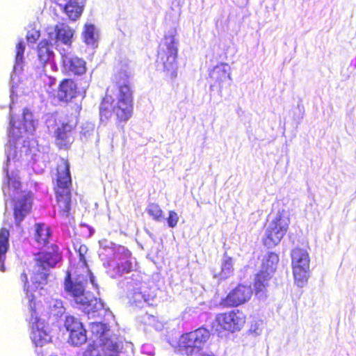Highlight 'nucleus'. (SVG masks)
Returning a JSON list of instances; mask_svg holds the SVG:
<instances>
[{
  "label": "nucleus",
  "instance_id": "nucleus-23",
  "mask_svg": "<svg viewBox=\"0 0 356 356\" xmlns=\"http://www.w3.org/2000/svg\"><path fill=\"white\" fill-rule=\"evenodd\" d=\"M99 244L98 255L102 261V266L105 268V273H106L107 266L105 265L106 263H110L112 261L117 252V248L121 246V245L116 244L108 239L100 240Z\"/></svg>",
  "mask_w": 356,
  "mask_h": 356
},
{
  "label": "nucleus",
  "instance_id": "nucleus-9",
  "mask_svg": "<svg viewBox=\"0 0 356 356\" xmlns=\"http://www.w3.org/2000/svg\"><path fill=\"white\" fill-rule=\"evenodd\" d=\"M210 335L209 330L203 326L183 334L179 340L180 352L186 355L199 353L209 339Z\"/></svg>",
  "mask_w": 356,
  "mask_h": 356
},
{
  "label": "nucleus",
  "instance_id": "nucleus-6",
  "mask_svg": "<svg viewBox=\"0 0 356 356\" xmlns=\"http://www.w3.org/2000/svg\"><path fill=\"white\" fill-rule=\"evenodd\" d=\"M289 212L285 209L278 210L273 217L268 216V223L266 225L262 243L268 249H272L281 242L286 235L289 225Z\"/></svg>",
  "mask_w": 356,
  "mask_h": 356
},
{
  "label": "nucleus",
  "instance_id": "nucleus-47",
  "mask_svg": "<svg viewBox=\"0 0 356 356\" xmlns=\"http://www.w3.org/2000/svg\"><path fill=\"white\" fill-rule=\"evenodd\" d=\"M203 356H215V355H209V354H206V355H203Z\"/></svg>",
  "mask_w": 356,
  "mask_h": 356
},
{
  "label": "nucleus",
  "instance_id": "nucleus-37",
  "mask_svg": "<svg viewBox=\"0 0 356 356\" xmlns=\"http://www.w3.org/2000/svg\"><path fill=\"white\" fill-rule=\"evenodd\" d=\"M95 129V124L91 122H85L80 126V138L82 141H86L92 135Z\"/></svg>",
  "mask_w": 356,
  "mask_h": 356
},
{
  "label": "nucleus",
  "instance_id": "nucleus-44",
  "mask_svg": "<svg viewBox=\"0 0 356 356\" xmlns=\"http://www.w3.org/2000/svg\"><path fill=\"white\" fill-rule=\"evenodd\" d=\"M144 231L149 236V238L153 241V242L156 243V236L147 228H145Z\"/></svg>",
  "mask_w": 356,
  "mask_h": 356
},
{
  "label": "nucleus",
  "instance_id": "nucleus-28",
  "mask_svg": "<svg viewBox=\"0 0 356 356\" xmlns=\"http://www.w3.org/2000/svg\"><path fill=\"white\" fill-rule=\"evenodd\" d=\"M234 262L232 257L227 255V252L223 254L220 270L218 273H213V278L217 279L219 282L225 280L232 275L234 272Z\"/></svg>",
  "mask_w": 356,
  "mask_h": 356
},
{
  "label": "nucleus",
  "instance_id": "nucleus-20",
  "mask_svg": "<svg viewBox=\"0 0 356 356\" xmlns=\"http://www.w3.org/2000/svg\"><path fill=\"white\" fill-rule=\"evenodd\" d=\"M57 188L56 193H70L71 177L70 163L67 160H61L57 167Z\"/></svg>",
  "mask_w": 356,
  "mask_h": 356
},
{
  "label": "nucleus",
  "instance_id": "nucleus-15",
  "mask_svg": "<svg viewBox=\"0 0 356 356\" xmlns=\"http://www.w3.org/2000/svg\"><path fill=\"white\" fill-rule=\"evenodd\" d=\"M252 293L253 290L250 285L238 284L222 299V303L226 307H238L248 302L250 300Z\"/></svg>",
  "mask_w": 356,
  "mask_h": 356
},
{
  "label": "nucleus",
  "instance_id": "nucleus-29",
  "mask_svg": "<svg viewBox=\"0 0 356 356\" xmlns=\"http://www.w3.org/2000/svg\"><path fill=\"white\" fill-rule=\"evenodd\" d=\"M65 310L61 300L53 299L48 304L47 312L49 314V318L54 323L65 314Z\"/></svg>",
  "mask_w": 356,
  "mask_h": 356
},
{
  "label": "nucleus",
  "instance_id": "nucleus-11",
  "mask_svg": "<svg viewBox=\"0 0 356 356\" xmlns=\"http://www.w3.org/2000/svg\"><path fill=\"white\" fill-rule=\"evenodd\" d=\"M61 57V70L69 76H81L86 73V62L78 57L69 48H62L58 50Z\"/></svg>",
  "mask_w": 356,
  "mask_h": 356
},
{
  "label": "nucleus",
  "instance_id": "nucleus-26",
  "mask_svg": "<svg viewBox=\"0 0 356 356\" xmlns=\"http://www.w3.org/2000/svg\"><path fill=\"white\" fill-rule=\"evenodd\" d=\"M83 42L92 49L98 47L99 30L94 24L86 23L82 32Z\"/></svg>",
  "mask_w": 356,
  "mask_h": 356
},
{
  "label": "nucleus",
  "instance_id": "nucleus-31",
  "mask_svg": "<svg viewBox=\"0 0 356 356\" xmlns=\"http://www.w3.org/2000/svg\"><path fill=\"white\" fill-rule=\"evenodd\" d=\"M278 262V254L274 252H268L263 258L260 270L273 275L277 269Z\"/></svg>",
  "mask_w": 356,
  "mask_h": 356
},
{
  "label": "nucleus",
  "instance_id": "nucleus-22",
  "mask_svg": "<svg viewBox=\"0 0 356 356\" xmlns=\"http://www.w3.org/2000/svg\"><path fill=\"white\" fill-rule=\"evenodd\" d=\"M129 302L132 306L143 308L145 306H152L155 302V297L149 294L147 289L134 288L133 292L128 294Z\"/></svg>",
  "mask_w": 356,
  "mask_h": 356
},
{
  "label": "nucleus",
  "instance_id": "nucleus-46",
  "mask_svg": "<svg viewBox=\"0 0 356 356\" xmlns=\"http://www.w3.org/2000/svg\"><path fill=\"white\" fill-rule=\"evenodd\" d=\"M298 108L300 111V112H302V109H304L303 106H301L300 104L298 105Z\"/></svg>",
  "mask_w": 356,
  "mask_h": 356
},
{
  "label": "nucleus",
  "instance_id": "nucleus-43",
  "mask_svg": "<svg viewBox=\"0 0 356 356\" xmlns=\"http://www.w3.org/2000/svg\"><path fill=\"white\" fill-rule=\"evenodd\" d=\"M141 351L143 353L146 354L147 355H152L153 353L152 351V346L149 344H145L141 348Z\"/></svg>",
  "mask_w": 356,
  "mask_h": 356
},
{
  "label": "nucleus",
  "instance_id": "nucleus-25",
  "mask_svg": "<svg viewBox=\"0 0 356 356\" xmlns=\"http://www.w3.org/2000/svg\"><path fill=\"white\" fill-rule=\"evenodd\" d=\"M53 232L50 226L44 222H36L34 225V240L38 245L47 246L52 237Z\"/></svg>",
  "mask_w": 356,
  "mask_h": 356
},
{
  "label": "nucleus",
  "instance_id": "nucleus-42",
  "mask_svg": "<svg viewBox=\"0 0 356 356\" xmlns=\"http://www.w3.org/2000/svg\"><path fill=\"white\" fill-rule=\"evenodd\" d=\"M40 35V32L38 31H29L26 35V40L28 42L35 43Z\"/></svg>",
  "mask_w": 356,
  "mask_h": 356
},
{
  "label": "nucleus",
  "instance_id": "nucleus-17",
  "mask_svg": "<svg viewBox=\"0 0 356 356\" xmlns=\"http://www.w3.org/2000/svg\"><path fill=\"white\" fill-rule=\"evenodd\" d=\"M60 11L65 15V17L63 19H69L71 22H75L79 19L84 10L86 0H51Z\"/></svg>",
  "mask_w": 356,
  "mask_h": 356
},
{
  "label": "nucleus",
  "instance_id": "nucleus-33",
  "mask_svg": "<svg viewBox=\"0 0 356 356\" xmlns=\"http://www.w3.org/2000/svg\"><path fill=\"white\" fill-rule=\"evenodd\" d=\"M56 197L62 215L68 217L71 211L72 193H56Z\"/></svg>",
  "mask_w": 356,
  "mask_h": 356
},
{
  "label": "nucleus",
  "instance_id": "nucleus-35",
  "mask_svg": "<svg viewBox=\"0 0 356 356\" xmlns=\"http://www.w3.org/2000/svg\"><path fill=\"white\" fill-rule=\"evenodd\" d=\"M74 248L76 252L78 254L79 262L81 264L79 268H81L82 270H86V269L88 270H90L88 268L87 259L86 257V254L88 250V247L86 245L77 242L74 243Z\"/></svg>",
  "mask_w": 356,
  "mask_h": 356
},
{
  "label": "nucleus",
  "instance_id": "nucleus-38",
  "mask_svg": "<svg viewBox=\"0 0 356 356\" xmlns=\"http://www.w3.org/2000/svg\"><path fill=\"white\" fill-rule=\"evenodd\" d=\"M264 328V322L260 319H253L250 322V327L248 330V334L253 337H257L262 332Z\"/></svg>",
  "mask_w": 356,
  "mask_h": 356
},
{
  "label": "nucleus",
  "instance_id": "nucleus-13",
  "mask_svg": "<svg viewBox=\"0 0 356 356\" xmlns=\"http://www.w3.org/2000/svg\"><path fill=\"white\" fill-rule=\"evenodd\" d=\"M114 99L111 96H106L103 98L100 105H99V121L100 124L102 125H106L108 119L111 117L112 114L114 113L117 116V119L118 120V127L122 129H124V124L130 119L133 114L134 108L130 111V115L127 117L126 119L123 118H120L118 115V109L120 108L119 104V95H118V102L115 104H113ZM124 106H120L121 110L122 111H124Z\"/></svg>",
  "mask_w": 356,
  "mask_h": 356
},
{
  "label": "nucleus",
  "instance_id": "nucleus-16",
  "mask_svg": "<svg viewBox=\"0 0 356 356\" xmlns=\"http://www.w3.org/2000/svg\"><path fill=\"white\" fill-rule=\"evenodd\" d=\"M209 78L213 81L210 84V89L214 87L221 92L224 86H229L232 83L231 67L226 63H220L209 70Z\"/></svg>",
  "mask_w": 356,
  "mask_h": 356
},
{
  "label": "nucleus",
  "instance_id": "nucleus-36",
  "mask_svg": "<svg viewBox=\"0 0 356 356\" xmlns=\"http://www.w3.org/2000/svg\"><path fill=\"white\" fill-rule=\"evenodd\" d=\"M146 211L156 222H161L165 219L163 211L157 204L149 203L146 208Z\"/></svg>",
  "mask_w": 356,
  "mask_h": 356
},
{
  "label": "nucleus",
  "instance_id": "nucleus-21",
  "mask_svg": "<svg viewBox=\"0 0 356 356\" xmlns=\"http://www.w3.org/2000/svg\"><path fill=\"white\" fill-rule=\"evenodd\" d=\"M272 275L260 270L254 277V290L255 297L260 301H265L268 298L267 288Z\"/></svg>",
  "mask_w": 356,
  "mask_h": 356
},
{
  "label": "nucleus",
  "instance_id": "nucleus-5",
  "mask_svg": "<svg viewBox=\"0 0 356 356\" xmlns=\"http://www.w3.org/2000/svg\"><path fill=\"white\" fill-rule=\"evenodd\" d=\"M177 29L170 27L165 33L163 42L159 46L157 61L163 63L164 71L169 74L171 79L177 76V56L179 46V39L177 38Z\"/></svg>",
  "mask_w": 356,
  "mask_h": 356
},
{
  "label": "nucleus",
  "instance_id": "nucleus-14",
  "mask_svg": "<svg viewBox=\"0 0 356 356\" xmlns=\"http://www.w3.org/2000/svg\"><path fill=\"white\" fill-rule=\"evenodd\" d=\"M218 326L220 329L234 333L241 330L245 323V316L239 309L228 313L220 314L216 316Z\"/></svg>",
  "mask_w": 356,
  "mask_h": 356
},
{
  "label": "nucleus",
  "instance_id": "nucleus-40",
  "mask_svg": "<svg viewBox=\"0 0 356 356\" xmlns=\"http://www.w3.org/2000/svg\"><path fill=\"white\" fill-rule=\"evenodd\" d=\"M167 222L168 226L170 228H174L177 226L179 221L178 214L175 211H170L168 216L165 218Z\"/></svg>",
  "mask_w": 356,
  "mask_h": 356
},
{
  "label": "nucleus",
  "instance_id": "nucleus-1",
  "mask_svg": "<svg viewBox=\"0 0 356 356\" xmlns=\"http://www.w3.org/2000/svg\"><path fill=\"white\" fill-rule=\"evenodd\" d=\"M9 127L8 129V142L5 146L6 161L3 165L5 179L2 186V191L5 197V204L10 200L14 202L13 216L15 227L13 224V233L16 232L17 237L20 238L24 232L22 225L26 216L31 212L33 206V193L31 191L21 193V181L18 178L9 174V165L11 160L18 156H29L31 154L30 141L26 134H33L35 130L33 114L28 108H24L22 118L16 120L13 113L11 103L9 106Z\"/></svg>",
  "mask_w": 356,
  "mask_h": 356
},
{
  "label": "nucleus",
  "instance_id": "nucleus-30",
  "mask_svg": "<svg viewBox=\"0 0 356 356\" xmlns=\"http://www.w3.org/2000/svg\"><path fill=\"white\" fill-rule=\"evenodd\" d=\"M76 118L74 121L70 120L67 122H63L60 126H58L54 131L56 139L62 142H66L68 134L76 127Z\"/></svg>",
  "mask_w": 356,
  "mask_h": 356
},
{
  "label": "nucleus",
  "instance_id": "nucleus-34",
  "mask_svg": "<svg viewBox=\"0 0 356 356\" xmlns=\"http://www.w3.org/2000/svg\"><path fill=\"white\" fill-rule=\"evenodd\" d=\"M64 327L69 334L72 332H75L85 327V326L79 317L70 314H66L65 316Z\"/></svg>",
  "mask_w": 356,
  "mask_h": 356
},
{
  "label": "nucleus",
  "instance_id": "nucleus-4",
  "mask_svg": "<svg viewBox=\"0 0 356 356\" xmlns=\"http://www.w3.org/2000/svg\"><path fill=\"white\" fill-rule=\"evenodd\" d=\"M133 76L134 71L131 67V61L127 58L120 60L115 67L113 81L118 88L119 106H125L124 111L120 108L118 109V115L124 119L130 115V111L133 108Z\"/></svg>",
  "mask_w": 356,
  "mask_h": 356
},
{
  "label": "nucleus",
  "instance_id": "nucleus-18",
  "mask_svg": "<svg viewBox=\"0 0 356 356\" xmlns=\"http://www.w3.org/2000/svg\"><path fill=\"white\" fill-rule=\"evenodd\" d=\"M48 40L54 43L60 42L64 44L70 45L74 36V30L64 22H58L54 26L47 29Z\"/></svg>",
  "mask_w": 356,
  "mask_h": 356
},
{
  "label": "nucleus",
  "instance_id": "nucleus-2",
  "mask_svg": "<svg viewBox=\"0 0 356 356\" xmlns=\"http://www.w3.org/2000/svg\"><path fill=\"white\" fill-rule=\"evenodd\" d=\"M34 260L35 264L31 276V284L26 286L28 277L25 273L21 274L20 279L24 283L25 300H27L31 314L30 323L32 325L30 338L35 346L42 347L51 341V337L47 331L45 319L42 318L37 312L38 302L35 301V293L42 295L40 291L47 284L50 269L62 262L63 254L56 244H51L49 250L40 251L35 254Z\"/></svg>",
  "mask_w": 356,
  "mask_h": 356
},
{
  "label": "nucleus",
  "instance_id": "nucleus-32",
  "mask_svg": "<svg viewBox=\"0 0 356 356\" xmlns=\"http://www.w3.org/2000/svg\"><path fill=\"white\" fill-rule=\"evenodd\" d=\"M88 341L87 330L86 327L72 332L68 334L67 343L74 346L79 347Z\"/></svg>",
  "mask_w": 356,
  "mask_h": 356
},
{
  "label": "nucleus",
  "instance_id": "nucleus-12",
  "mask_svg": "<svg viewBox=\"0 0 356 356\" xmlns=\"http://www.w3.org/2000/svg\"><path fill=\"white\" fill-rule=\"evenodd\" d=\"M25 48L24 41L23 40H19L16 45L15 63L10 74V98L11 103H13L15 97L17 95L15 89L21 81L19 76L24 72Z\"/></svg>",
  "mask_w": 356,
  "mask_h": 356
},
{
  "label": "nucleus",
  "instance_id": "nucleus-3",
  "mask_svg": "<svg viewBox=\"0 0 356 356\" xmlns=\"http://www.w3.org/2000/svg\"><path fill=\"white\" fill-rule=\"evenodd\" d=\"M88 280L94 288H97L95 276L91 270L68 269L63 282L64 292L73 307L81 310L88 318L101 319L105 314L104 304L86 290Z\"/></svg>",
  "mask_w": 356,
  "mask_h": 356
},
{
  "label": "nucleus",
  "instance_id": "nucleus-7",
  "mask_svg": "<svg viewBox=\"0 0 356 356\" xmlns=\"http://www.w3.org/2000/svg\"><path fill=\"white\" fill-rule=\"evenodd\" d=\"M90 329L92 335L99 340L104 356H120L122 342L116 335L113 334L108 323L102 321L90 322Z\"/></svg>",
  "mask_w": 356,
  "mask_h": 356
},
{
  "label": "nucleus",
  "instance_id": "nucleus-27",
  "mask_svg": "<svg viewBox=\"0 0 356 356\" xmlns=\"http://www.w3.org/2000/svg\"><path fill=\"white\" fill-rule=\"evenodd\" d=\"M10 235L9 229L4 227L0 229V271L1 272L6 270L5 260L6 254L10 248Z\"/></svg>",
  "mask_w": 356,
  "mask_h": 356
},
{
  "label": "nucleus",
  "instance_id": "nucleus-8",
  "mask_svg": "<svg viewBox=\"0 0 356 356\" xmlns=\"http://www.w3.org/2000/svg\"><path fill=\"white\" fill-rule=\"evenodd\" d=\"M136 263V258L133 257L131 252L125 246L117 248V252L114 258L110 263L106 262V274L112 279H118L124 275L134 270V264Z\"/></svg>",
  "mask_w": 356,
  "mask_h": 356
},
{
  "label": "nucleus",
  "instance_id": "nucleus-45",
  "mask_svg": "<svg viewBox=\"0 0 356 356\" xmlns=\"http://www.w3.org/2000/svg\"><path fill=\"white\" fill-rule=\"evenodd\" d=\"M81 226H84V227H86V228L88 229V230H89L88 236H92L94 234L95 229L92 227H90L88 225L85 224V223L84 224H81Z\"/></svg>",
  "mask_w": 356,
  "mask_h": 356
},
{
  "label": "nucleus",
  "instance_id": "nucleus-41",
  "mask_svg": "<svg viewBox=\"0 0 356 356\" xmlns=\"http://www.w3.org/2000/svg\"><path fill=\"white\" fill-rule=\"evenodd\" d=\"M46 125L49 132L54 131L55 129L60 126L57 122L54 115L49 116L46 120Z\"/></svg>",
  "mask_w": 356,
  "mask_h": 356
},
{
  "label": "nucleus",
  "instance_id": "nucleus-19",
  "mask_svg": "<svg viewBox=\"0 0 356 356\" xmlns=\"http://www.w3.org/2000/svg\"><path fill=\"white\" fill-rule=\"evenodd\" d=\"M52 48L53 44L48 40H42L38 45V59L43 69L47 65H49L52 71L56 72L58 71V66Z\"/></svg>",
  "mask_w": 356,
  "mask_h": 356
},
{
  "label": "nucleus",
  "instance_id": "nucleus-10",
  "mask_svg": "<svg viewBox=\"0 0 356 356\" xmlns=\"http://www.w3.org/2000/svg\"><path fill=\"white\" fill-rule=\"evenodd\" d=\"M291 256L295 282L299 287H303L309 278V254L302 248H295L291 251Z\"/></svg>",
  "mask_w": 356,
  "mask_h": 356
},
{
  "label": "nucleus",
  "instance_id": "nucleus-24",
  "mask_svg": "<svg viewBox=\"0 0 356 356\" xmlns=\"http://www.w3.org/2000/svg\"><path fill=\"white\" fill-rule=\"evenodd\" d=\"M77 86L72 79H63L58 87L57 97L60 102H68L76 97Z\"/></svg>",
  "mask_w": 356,
  "mask_h": 356
},
{
  "label": "nucleus",
  "instance_id": "nucleus-39",
  "mask_svg": "<svg viewBox=\"0 0 356 356\" xmlns=\"http://www.w3.org/2000/svg\"><path fill=\"white\" fill-rule=\"evenodd\" d=\"M83 356H102L100 350L95 341L88 343L87 348L83 353Z\"/></svg>",
  "mask_w": 356,
  "mask_h": 356
}]
</instances>
